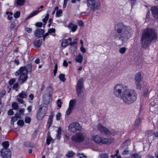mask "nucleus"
Instances as JSON below:
<instances>
[{
  "mask_svg": "<svg viewBox=\"0 0 158 158\" xmlns=\"http://www.w3.org/2000/svg\"><path fill=\"white\" fill-rule=\"evenodd\" d=\"M21 114L18 113H16L15 115V116L17 118H21Z\"/></svg>",
  "mask_w": 158,
  "mask_h": 158,
  "instance_id": "nucleus-60",
  "label": "nucleus"
},
{
  "mask_svg": "<svg viewBox=\"0 0 158 158\" xmlns=\"http://www.w3.org/2000/svg\"><path fill=\"white\" fill-rule=\"evenodd\" d=\"M78 25L82 27L84 26V23L83 21L81 20H77V21Z\"/></svg>",
  "mask_w": 158,
  "mask_h": 158,
  "instance_id": "nucleus-39",
  "label": "nucleus"
},
{
  "mask_svg": "<svg viewBox=\"0 0 158 158\" xmlns=\"http://www.w3.org/2000/svg\"><path fill=\"white\" fill-rule=\"evenodd\" d=\"M123 87L120 84H117L114 88V94L118 97H120L122 94V88Z\"/></svg>",
  "mask_w": 158,
  "mask_h": 158,
  "instance_id": "nucleus-12",
  "label": "nucleus"
},
{
  "mask_svg": "<svg viewBox=\"0 0 158 158\" xmlns=\"http://www.w3.org/2000/svg\"><path fill=\"white\" fill-rule=\"evenodd\" d=\"M62 102L60 99H58L57 100V105L58 107L60 108L61 107Z\"/></svg>",
  "mask_w": 158,
  "mask_h": 158,
  "instance_id": "nucleus-50",
  "label": "nucleus"
},
{
  "mask_svg": "<svg viewBox=\"0 0 158 158\" xmlns=\"http://www.w3.org/2000/svg\"><path fill=\"white\" fill-rule=\"evenodd\" d=\"M44 102V103L46 104H48L49 103V95L45 94L43 96Z\"/></svg>",
  "mask_w": 158,
  "mask_h": 158,
  "instance_id": "nucleus-20",
  "label": "nucleus"
},
{
  "mask_svg": "<svg viewBox=\"0 0 158 158\" xmlns=\"http://www.w3.org/2000/svg\"><path fill=\"white\" fill-rule=\"evenodd\" d=\"M139 155L138 153H134L131 156V158H137L138 156Z\"/></svg>",
  "mask_w": 158,
  "mask_h": 158,
  "instance_id": "nucleus-58",
  "label": "nucleus"
},
{
  "mask_svg": "<svg viewBox=\"0 0 158 158\" xmlns=\"http://www.w3.org/2000/svg\"><path fill=\"white\" fill-rule=\"evenodd\" d=\"M8 114L9 115H11L14 114V112L11 109H10L8 111Z\"/></svg>",
  "mask_w": 158,
  "mask_h": 158,
  "instance_id": "nucleus-61",
  "label": "nucleus"
},
{
  "mask_svg": "<svg viewBox=\"0 0 158 158\" xmlns=\"http://www.w3.org/2000/svg\"><path fill=\"white\" fill-rule=\"evenodd\" d=\"M61 116V114L60 113L58 112L56 115V119L57 120H59L60 119V117Z\"/></svg>",
  "mask_w": 158,
  "mask_h": 158,
  "instance_id": "nucleus-47",
  "label": "nucleus"
},
{
  "mask_svg": "<svg viewBox=\"0 0 158 158\" xmlns=\"http://www.w3.org/2000/svg\"><path fill=\"white\" fill-rule=\"evenodd\" d=\"M69 129L70 132L74 133L78 131H80L81 127L80 124L77 122H74L71 123L69 126Z\"/></svg>",
  "mask_w": 158,
  "mask_h": 158,
  "instance_id": "nucleus-7",
  "label": "nucleus"
},
{
  "mask_svg": "<svg viewBox=\"0 0 158 158\" xmlns=\"http://www.w3.org/2000/svg\"><path fill=\"white\" fill-rule=\"evenodd\" d=\"M6 14L8 15V19L9 20H11L12 18L13 13L12 12L7 11Z\"/></svg>",
  "mask_w": 158,
  "mask_h": 158,
  "instance_id": "nucleus-36",
  "label": "nucleus"
},
{
  "mask_svg": "<svg viewBox=\"0 0 158 158\" xmlns=\"http://www.w3.org/2000/svg\"><path fill=\"white\" fill-rule=\"evenodd\" d=\"M85 137L83 133L81 132L76 133L71 137L72 141L77 143L82 142L85 140Z\"/></svg>",
  "mask_w": 158,
  "mask_h": 158,
  "instance_id": "nucleus-8",
  "label": "nucleus"
},
{
  "mask_svg": "<svg viewBox=\"0 0 158 158\" xmlns=\"http://www.w3.org/2000/svg\"><path fill=\"white\" fill-rule=\"evenodd\" d=\"M87 2L88 6H89L93 11L99 10L101 6V2L99 0H87Z\"/></svg>",
  "mask_w": 158,
  "mask_h": 158,
  "instance_id": "nucleus-6",
  "label": "nucleus"
},
{
  "mask_svg": "<svg viewBox=\"0 0 158 158\" xmlns=\"http://www.w3.org/2000/svg\"><path fill=\"white\" fill-rule=\"evenodd\" d=\"M141 121V118H138L136 119L134 124V126L135 127L137 126L140 123Z\"/></svg>",
  "mask_w": 158,
  "mask_h": 158,
  "instance_id": "nucleus-33",
  "label": "nucleus"
},
{
  "mask_svg": "<svg viewBox=\"0 0 158 158\" xmlns=\"http://www.w3.org/2000/svg\"><path fill=\"white\" fill-rule=\"evenodd\" d=\"M15 78H13V79H10L9 81V83L10 85H12L15 82Z\"/></svg>",
  "mask_w": 158,
  "mask_h": 158,
  "instance_id": "nucleus-48",
  "label": "nucleus"
},
{
  "mask_svg": "<svg viewBox=\"0 0 158 158\" xmlns=\"http://www.w3.org/2000/svg\"><path fill=\"white\" fill-rule=\"evenodd\" d=\"M17 20L16 19H15V20L13 22H12L10 25V28L11 29H15V28L16 27V24L17 23Z\"/></svg>",
  "mask_w": 158,
  "mask_h": 158,
  "instance_id": "nucleus-30",
  "label": "nucleus"
},
{
  "mask_svg": "<svg viewBox=\"0 0 158 158\" xmlns=\"http://www.w3.org/2000/svg\"><path fill=\"white\" fill-rule=\"evenodd\" d=\"M75 155V153L72 151H69L68 153L66 155V157L68 158H72Z\"/></svg>",
  "mask_w": 158,
  "mask_h": 158,
  "instance_id": "nucleus-32",
  "label": "nucleus"
},
{
  "mask_svg": "<svg viewBox=\"0 0 158 158\" xmlns=\"http://www.w3.org/2000/svg\"><path fill=\"white\" fill-rule=\"evenodd\" d=\"M151 11L153 16L155 18H158V6H155L152 7Z\"/></svg>",
  "mask_w": 158,
  "mask_h": 158,
  "instance_id": "nucleus-13",
  "label": "nucleus"
},
{
  "mask_svg": "<svg viewBox=\"0 0 158 158\" xmlns=\"http://www.w3.org/2000/svg\"><path fill=\"white\" fill-rule=\"evenodd\" d=\"M5 90H2L0 93V98H2L6 94Z\"/></svg>",
  "mask_w": 158,
  "mask_h": 158,
  "instance_id": "nucleus-53",
  "label": "nucleus"
},
{
  "mask_svg": "<svg viewBox=\"0 0 158 158\" xmlns=\"http://www.w3.org/2000/svg\"><path fill=\"white\" fill-rule=\"evenodd\" d=\"M45 114L42 113L41 111H39L38 110L37 114V118L39 120H41L44 116Z\"/></svg>",
  "mask_w": 158,
  "mask_h": 158,
  "instance_id": "nucleus-23",
  "label": "nucleus"
},
{
  "mask_svg": "<svg viewBox=\"0 0 158 158\" xmlns=\"http://www.w3.org/2000/svg\"><path fill=\"white\" fill-rule=\"evenodd\" d=\"M18 118L15 117V116L14 117H13L11 118V123L12 124H14L15 122H16Z\"/></svg>",
  "mask_w": 158,
  "mask_h": 158,
  "instance_id": "nucleus-45",
  "label": "nucleus"
},
{
  "mask_svg": "<svg viewBox=\"0 0 158 158\" xmlns=\"http://www.w3.org/2000/svg\"><path fill=\"white\" fill-rule=\"evenodd\" d=\"M135 82H140L142 80V74L140 72L136 73L135 77Z\"/></svg>",
  "mask_w": 158,
  "mask_h": 158,
  "instance_id": "nucleus-19",
  "label": "nucleus"
},
{
  "mask_svg": "<svg viewBox=\"0 0 158 158\" xmlns=\"http://www.w3.org/2000/svg\"><path fill=\"white\" fill-rule=\"evenodd\" d=\"M44 32V30L40 28H37L34 32V34L36 36L41 37L43 36Z\"/></svg>",
  "mask_w": 158,
  "mask_h": 158,
  "instance_id": "nucleus-16",
  "label": "nucleus"
},
{
  "mask_svg": "<svg viewBox=\"0 0 158 158\" xmlns=\"http://www.w3.org/2000/svg\"><path fill=\"white\" fill-rule=\"evenodd\" d=\"M62 131L61 127H60L58 128L57 131V133L56 134V137L58 139H60L61 138V134Z\"/></svg>",
  "mask_w": 158,
  "mask_h": 158,
  "instance_id": "nucleus-25",
  "label": "nucleus"
},
{
  "mask_svg": "<svg viewBox=\"0 0 158 158\" xmlns=\"http://www.w3.org/2000/svg\"><path fill=\"white\" fill-rule=\"evenodd\" d=\"M47 144L45 145V148L43 152L45 154L46 156H48L49 155V150L48 148V145L49 144V136L48 135L47 139Z\"/></svg>",
  "mask_w": 158,
  "mask_h": 158,
  "instance_id": "nucleus-17",
  "label": "nucleus"
},
{
  "mask_svg": "<svg viewBox=\"0 0 158 158\" xmlns=\"http://www.w3.org/2000/svg\"><path fill=\"white\" fill-rule=\"evenodd\" d=\"M44 7V6L43 5H41L40 7H38L37 9V10L34 11L33 13H31L27 18V19H29L36 15H37L38 13L42 11L41 9Z\"/></svg>",
  "mask_w": 158,
  "mask_h": 158,
  "instance_id": "nucleus-18",
  "label": "nucleus"
},
{
  "mask_svg": "<svg viewBox=\"0 0 158 158\" xmlns=\"http://www.w3.org/2000/svg\"><path fill=\"white\" fill-rule=\"evenodd\" d=\"M18 96L22 98H25L27 97V94L26 91H23L21 93H19Z\"/></svg>",
  "mask_w": 158,
  "mask_h": 158,
  "instance_id": "nucleus-24",
  "label": "nucleus"
},
{
  "mask_svg": "<svg viewBox=\"0 0 158 158\" xmlns=\"http://www.w3.org/2000/svg\"><path fill=\"white\" fill-rule=\"evenodd\" d=\"M22 98H18L17 100L20 103L23 104L24 101Z\"/></svg>",
  "mask_w": 158,
  "mask_h": 158,
  "instance_id": "nucleus-55",
  "label": "nucleus"
},
{
  "mask_svg": "<svg viewBox=\"0 0 158 158\" xmlns=\"http://www.w3.org/2000/svg\"><path fill=\"white\" fill-rule=\"evenodd\" d=\"M25 30L28 33H31L32 31V29L30 28L26 27L25 28Z\"/></svg>",
  "mask_w": 158,
  "mask_h": 158,
  "instance_id": "nucleus-59",
  "label": "nucleus"
},
{
  "mask_svg": "<svg viewBox=\"0 0 158 158\" xmlns=\"http://www.w3.org/2000/svg\"><path fill=\"white\" fill-rule=\"evenodd\" d=\"M137 96V94L135 90L128 89L123 93L121 98L124 103L130 104L135 101Z\"/></svg>",
  "mask_w": 158,
  "mask_h": 158,
  "instance_id": "nucleus-3",
  "label": "nucleus"
},
{
  "mask_svg": "<svg viewBox=\"0 0 158 158\" xmlns=\"http://www.w3.org/2000/svg\"><path fill=\"white\" fill-rule=\"evenodd\" d=\"M108 155L105 153H102L100 155L99 158H108Z\"/></svg>",
  "mask_w": 158,
  "mask_h": 158,
  "instance_id": "nucleus-37",
  "label": "nucleus"
},
{
  "mask_svg": "<svg viewBox=\"0 0 158 158\" xmlns=\"http://www.w3.org/2000/svg\"><path fill=\"white\" fill-rule=\"evenodd\" d=\"M66 27L71 29L73 32L76 31L78 28L76 24H73V21L70 22Z\"/></svg>",
  "mask_w": 158,
  "mask_h": 158,
  "instance_id": "nucleus-14",
  "label": "nucleus"
},
{
  "mask_svg": "<svg viewBox=\"0 0 158 158\" xmlns=\"http://www.w3.org/2000/svg\"><path fill=\"white\" fill-rule=\"evenodd\" d=\"M25 0H15V2L18 6H23L24 5Z\"/></svg>",
  "mask_w": 158,
  "mask_h": 158,
  "instance_id": "nucleus-28",
  "label": "nucleus"
},
{
  "mask_svg": "<svg viewBox=\"0 0 158 158\" xmlns=\"http://www.w3.org/2000/svg\"><path fill=\"white\" fill-rule=\"evenodd\" d=\"M126 51V48L125 47L121 48L119 50V52L122 54L124 53Z\"/></svg>",
  "mask_w": 158,
  "mask_h": 158,
  "instance_id": "nucleus-40",
  "label": "nucleus"
},
{
  "mask_svg": "<svg viewBox=\"0 0 158 158\" xmlns=\"http://www.w3.org/2000/svg\"><path fill=\"white\" fill-rule=\"evenodd\" d=\"M2 145L3 147L2 148H9L8 147L9 146V143L8 141H5L2 143Z\"/></svg>",
  "mask_w": 158,
  "mask_h": 158,
  "instance_id": "nucleus-29",
  "label": "nucleus"
},
{
  "mask_svg": "<svg viewBox=\"0 0 158 158\" xmlns=\"http://www.w3.org/2000/svg\"><path fill=\"white\" fill-rule=\"evenodd\" d=\"M31 119L29 117H27L25 119V122L27 123H30L31 122Z\"/></svg>",
  "mask_w": 158,
  "mask_h": 158,
  "instance_id": "nucleus-49",
  "label": "nucleus"
},
{
  "mask_svg": "<svg viewBox=\"0 0 158 158\" xmlns=\"http://www.w3.org/2000/svg\"><path fill=\"white\" fill-rule=\"evenodd\" d=\"M114 30L118 34H114L113 36L115 39H118L123 41L125 39L130 38L132 34V30L128 26H125L123 22L117 23L114 27Z\"/></svg>",
  "mask_w": 158,
  "mask_h": 158,
  "instance_id": "nucleus-1",
  "label": "nucleus"
},
{
  "mask_svg": "<svg viewBox=\"0 0 158 158\" xmlns=\"http://www.w3.org/2000/svg\"><path fill=\"white\" fill-rule=\"evenodd\" d=\"M56 30L54 28H50V35L52 33H55V32Z\"/></svg>",
  "mask_w": 158,
  "mask_h": 158,
  "instance_id": "nucleus-62",
  "label": "nucleus"
},
{
  "mask_svg": "<svg viewBox=\"0 0 158 158\" xmlns=\"http://www.w3.org/2000/svg\"><path fill=\"white\" fill-rule=\"evenodd\" d=\"M59 77L60 81L62 82H64L66 79L65 78V75L64 74H60Z\"/></svg>",
  "mask_w": 158,
  "mask_h": 158,
  "instance_id": "nucleus-31",
  "label": "nucleus"
},
{
  "mask_svg": "<svg viewBox=\"0 0 158 158\" xmlns=\"http://www.w3.org/2000/svg\"><path fill=\"white\" fill-rule=\"evenodd\" d=\"M73 108H71L70 107H69L68 109L66 111V114L67 115H69L71 113L72 110Z\"/></svg>",
  "mask_w": 158,
  "mask_h": 158,
  "instance_id": "nucleus-41",
  "label": "nucleus"
},
{
  "mask_svg": "<svg viewBox=\"0 0 158 158\" xmlns=\"http://www.w3.org/2000/svg\"><path fill=\"white\" fill-rule=\"evenodd\" d=\"M72 41V39L70 37L68 39H64L62 41L61 46L63 47H65L69 45H70Z\"/></svg>",
  "mask_w": 158,
  "mask_h": 158,
  "instance_id": "nucleus-15",
  "label": "nucleus"
},
{
  "mask_svg": "<svg viewBox=\"0 0 158 158\" xmlns=\"http://www.w3.org/2000/svg\"><path fill=\"white\" fill-rule=\"evenodd\" d=\"M129 151L128 150L125 149L122 152V154L123 155H126L129 154Z\"/></svg>",
  "mask_w": 158,
  "mask_h": 158,
  "instance_id": "nucleus-52",
  "label": "nucleus"
},
{
  "mask_svg": "<svg viewBox=\"0 0 158 158\" xmlns=\"http://www.w3.org/2000/svg\"><path fill=\"white\" fill-rule=\"evenodd\" d=\"M47 109V107L46 106L40 105L38 110H39V111H41L42 113L45 114Z\"/></svg>",
  "mask_w": 158,
  "mask_h": 158,
  "instance_id": "nucleus-22",
  "label": "nucleus"
},
{
  "mask_svg": "<svg viewBox=\"0 0 158 158\" xmlns=\"http://www.w3.org/2000/svg\"><path fill=\"white\" fill-rule=\"evenodd\" d=\"M49 15L48 14H47V15L45 16V17L43 19L42 21L43 22L45 23V24H46V22L48 21V19L49 18Z\"/></svg>",
  "mask_w": 158,
  "mask_h": 158,
  "instance_id": "nucleus-46",
  "label": "nucleus"
},
{
  "mask_svg": "<svg viewBox=\"0 0 158 158\" xmlns=\"http://www.w3.org/2000/svg\"><path fill=\"white\" fill-rule=\"evenodd\" d=\"M19 86V84L18 83H15L13 86V89L16 90H18V87Z\"/></svg>",
  "mask_w": 158,
  "mask_h": 158,
  "instance_id": "nucleus-54",
  "label": "nucleus"
},
{
  "mask_svg": "<svg viewBox=\"0 0 158 158\" xmlns=\"http://www.w3.org/2000/svg\"><path fill=\"white\" fill-rule=\"evenodd\" d=\"M63 65L65 67H67L68 66V63L66 60H64L63 63Z\"/></svg>",
  "mask_w": 158,
  "mask_h": 158,
  "instance_id": "nucleus-63",
  "label": "nucleus"
},
{
  "mask_svg": "<svg viewBox=\"0 0 158 158\" xmlns=\"http://www.w3.org/2000/svg\"><path fill=\"white\" fill-rule=\"evenodd\" d=\"M92 138L94 141L98 144L101 143L102 144H110L113 140V138L102 137L99 135H93L92 136Z\"/></svg>",
  "mask_w": 158,
  "mask_h": 158,
  "instance_id": "nucleus-5",
  "label": "nucleus"
},
{
  "mask_svg": "<svg viewBox=\"0 0 158 158\" xmlns=\"http://www.w3.org/2000/svg\"><path fill=\"white\" fill-rule=\"evenodd\" d=\"M20 15V13L19 11H17L14 15V17L15 18H18Z\"/></svg>",
  "mask_w": 158,
  "mask_h": 158,
  "instance_id": "nucleus-42",
  "label": "nucleus"
},
{
  "mask_svg": "<svg viewBox=\"0 0 158 158\" xmlns=\"http://www.w3.org/2000/svg\"><path fill=\"white\" fill-rule=\"evenodd\" d=\"M53 113V111H51L50 115V127L51 126L52 119L54 116Z\"/></svg>",
  "mask_w": 158,
  "mask_h": 158,
  "instance_id": "nucleus-51",
  "label": "nucleus"
},
{
  "mask_svg": "<svg viewBox=\"0 0 158 158\" xmlns=\"http://www.w3.org/2000/svg\"><path fill=\"white\" fill-rule=\"evenodd\" d=\"M0 156L2 158H10L11 155L9 148H2L0 151Z\"/></svg>",
  "mask_w": 158,
  "mask_h": 158,
  "instance_id": "nucleus-10",
  "label": "nucleus"
},
{
  "mask_svg": "<svg viewBox=\"0 0 158 158\" xmlns=\"http://www.w3.org/2000/svg\"><path fill=\"white\" fill-rule=\"evenodd\" d=\"M157 39L155 30L153 28H147L144 29L142 34L141 41L142 46L144 48L148 47L152 42Z\"/></svg>",
  "mask_w": 158,
  "mask_h": 158,
  "instance_id": "nucleus-2",
  "label": "nucleus"
},
{
  "mask_svg": "<svg viewBox=\"0 0 158 158\" xmlns=\"http://www.w3.org/2000/svg\"><path fill=\"white\" fill-rule=\"evenodd\" d=\"M83 87V82L82 79L80 78L77 81L76 86V90L77 95L79 97L82 92V89Z\"/></svg>",
  "mask_w": 158,
  "mask_h": 158,
  "instance_id": "nucleus-9",
  "label": "nucleus"
},
{
  "mask_svg": "<svg viewBox=\"0 0 158 158\" xmlns=\"http://www.w3.org/2000/svg\"><path fill=\"white\" fill-rule=\"evenodd\" d=\"M62 10L61 9H60L57 10L56 13V16L57 17H59L61 15L62 13Z\"/></svg>",
  "mask_w": 158,
  "mask_h": 158,
  "instance_id": "nucleus-38",
  "label": "nucleus"
},
{
  "mask_svg": "<svg viewBox=\"0 0 158 158\" xmlns=\"http://www.w3.org/2000/svg\"><path fill=\"white\" fill-rule=\"evenodd\" d=\"M140 82H135L136 85V88L138 89H140L142 87L140 83Z\"/></svg>",
  "mask_w": 158,
  "mask_h": 158,
  "instance_id": "nucleus-44",
  "label": "nucleus"
},
{
  "mask_svg": "<svg viewBox=\"0 0 158 158\" xmlns=\"http://www.w3.org/2000/svg\"><path fill=\"white\" fill-rule=\"evenodd\" d=\"M83 59V56L81 54H79L76 58L75 60L77 62L81 63L82 62Z\"/></svg>",
  "mask_w": 158,
  "mask_h": 158,
  "instance_id": "nucleus-26",
  "label": "nucleus"
},
{
  "mask_svg": "<svg viewBox=\"0 0 158 158\" xmlns=\"http://www.w3.org/2000/svg\"><path fill=\"white\" fill-rule=\"evenodd\" d=\"M12 108L15 110H17L19 107L18 104L17 103L14 102L12 103Z\"/></svg>",
  "mask_w": 158,
  "mask_h": 158,
  "instance_id": "nucleus-35",
  "label": "nucleus"
},
{
  "mask_svg": "<svg viewBox=\"0 0 158 158\" xmlns=\"http://www.w3.org/2000/svg\"><path fill=\"white\" fill-rule=\"evenodd\" d=\"M97 129L101 133L106 135H109L111 134L110 131L106 127L103 126L99 123L97 125Z\"/></svg>",
  "mask_w": 158,
  "mask_h": 158,
  "instance_id": "nucleus-11",
  "label": "nucleus"
},
{
  "mask_svg": "<svg viewBox=\"0 0 158 158\" xmlns=\"http://www.w3.org/2000/svg\"><path fill=\"white\" fill-rule=\"evenodd\" d=\"M49 33V29H48V32L46 33L44 35H43V38L44 40V38L46 37L48 35Z\"/></svg>",
  "mask_w": 158,
  "mask_h": 158,
  "instance_id": "nucleus-64",
  "label": "nucleus"
},
{
  "mask_svg": "<svg viewBox=\"0 0 158 158\" xmlns=\"http://www.w3.org/2000/svg\"><path fill=\"white\" fill-rule=\"evenodd\" d=\"M42 43V40L40 39L36 40L34 42V44L37 48H39L41 46Z\"/></svg>",
  "mask_w": 158,
  "mask_h": 158,
  "instance_id": "nucleus-21",
  "label": "nucleus"
},
{
  "mask_svg": "<svg viewBox=\"0 0 158 158\" xmlns=\"http://www.w3.org/2000/svg\"><path fill=\"white\" fill-rule=\"evenodd\" d=\"M76 102V100L75 99H71L69 102V107L73 108Z\"/></svg>",
  "mask_w": 158,
  "mask_h": 158,
  "instance_id": "nucleus-27",
  "label": "nucleus"
},
{
  "mask_svg": "<svg viewBox=\"0 0 158 158\" xmlns=\"http://www.w3.org/2000/svg\"><path fill=\"white\" fill-rule=\"evenodd\" d=\"M43 25V23L42 22H37L36 24V26L39 27H41Z\"/></svg>",
  "mask_w": 158,
  "mask_h": 158,
  "instance_id": "nucleus-57",
  "label": "nucleus"
},
{
  "mask_svg": "<svg viewBox=\"0 0 158 158\" xmlns=\"http://www.w3.org/2000/svg\"><path fill=\"white\" fill-rule=\"evenodd\" d=\"M32 70V65L29 64L27 67H22L15 73L16 76L20 75L18 81L19 83L22 84L24 83L28 78L27 73L28 71L31 72Z\"/></svg>",
  "mask_w": 158,
  "mask_h": 158,
  "instance_id": "nucleus-4",
  "label": "nucleus"
},
{
  "mask_svg": "<svg viewBox=\"0 0 158 158\" xmlns=\"http://www.w3.org/2000/svg\"><path fill=\"white\" fill-rule=\"evenodd\" d=\"M81 51L83 53H85L86 52V49L84 48V46H81L80 48Z\"/></svg>",
  "mask_w": 158,
  "mask_h": 158,
  "instance_id": "nucleus-56",
  "label": "nucleus"
},
{
  "mask_svg": "<svg viewBox=\"0 0 158 158\" xmlns=\"http://www.w3.org/2000/svg\"><path fill=\"white\" fill-rule=\"evenodd\" d=\"M17 123L19 126H23L24 125V122L23 120L20 119L18 121Z\"/></svg>",
  "mask_w": 158,
  "mask_h": 158,
  "instance_id": "nucleus-43",
  "label": "nucleus"
},
{
  "mask_svg": "<svg viewBox=\"0 0 158 158\" xmlns=\"http://www.w3.org/2000/svg\"><path fill=\"white\" fill-rule=\"evenodd\" d=\"M77 38H76L74 40H75L74 41H73V42H71V43H70V46H73V47H77Z\"/></svg>",
  "mask_w": 158,
  "mask_h": 158,
  "instance_id": "nucleus-34",
  "label": "nucleus"
}]
</instances>
